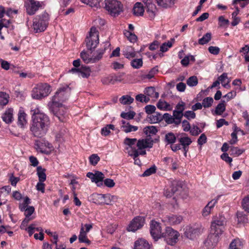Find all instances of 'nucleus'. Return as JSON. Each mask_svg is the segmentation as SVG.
<instances>
[{"instance_id":"1","label":"nucleus","mask_w":249,"mask_h":249,"mask_svg":"<svg viewBox=\"0 0 249 249\" xmlns=\"http://www.w3.org/2000/svg\"><path fill=\"white\" fill-rule=\"evenodd\" d=\"M32 115V124L30 130L35 137L41 138L47 132L50 124L49 118L40 112L38 108L31 110Z\"/></svg>"},{"instance_id":"2","label":"nucleus","mask_w":249,"mask_h":249,"mask_svg":"<svg viewBox=\"0 0 249 249\" xmlns=\"http://www.w3.org/2000/svg\"><path fill=\"white\" fill-rule=\"evenodd\" d=\"M50 20V16L44 12L36 16L33 20L32 28L36 33L44 32L47 28Z\"/></svg>"},{"instance_id":"3","label":"nucleus","mask_w":249,"mask_h":249,"mask_svg":"<svg viewBox=\"0 0 249 249\" xmlns=\"http://www.w3.org/2000/svg\"><path fill=\"white\" fill-rule=\"evenodd\" d=\"M49 110L58 120L62 122L66 121L68 115L67 109L62 104L49 103Z\"/></svg>"},{"instance_id":"4","label":"nucleus","mask_w":249,"mask_h":249,"mask_svg":"<svg viewBox=\"0 0 249 249\" xmlns=\"http://www.w3.org/2000/svg\"><path fill=\"white\" fill-rule=\"evenodd\" d=\"M71 92V88L67 85L60 88L49 103L61 104L68 99Z\"/></svg>"},{"instance_id":"5","label":"nucleus","mask_w":249,"mask_h":249,"mask_svg":"<svg viewBox=\"0 0 249 249\" xmlns=\"http://www.w3.org/2000/svg\"><path fill=\"white\" fill-rule=\"evenodd\" d=\"M51 92V87L47 83H40L32 91V97L35 99H41L47 96Z\"/></svg>"},{"instance_id":"6","label":"nucleus","mask_w":249,"mask_h":249,"mask_svg":"<svg viewBox=\"0 0 249 249\" xmlns=\"http://www.w3.org/2000/svg\"><path fill=\"white\" fill-rule=\"evenodd\" d=\"M225 217L223 216H219L212 222L211 232L219 237L225 230Z\"/></svg>"},{"instance_id":"7","label":"nucleus","mask_w":249,"mask_h":249,"mask_svg":"<svg viewBox=\"0 0 249 249\" xmlns=\"http://www.w3.org/2000/svg\"><path fill=\"white\" fill-rule=\"evenodd\" d=\"M105 8L111 15L115 17L123 11V5L117 0H105Z\"/></svg>"},{"instance_id":"8","label":"nucleus","mask_w":249,"mask_h":249,"mask_svg":"<svg viewBox=\"0 0 249 249\" xmlns=\"http://www.w3.org/2000/svg\"><path fill=\"white\" fill-rule=\"evenodd\" d=\"M180 235L179 233L170 227L166 228L165 231L163 232L162 237L166 243L171 246L175 245L178 241Z\"/></svg>"},{"instance_id":"9","label":"nucleus","mask_w":249,"mask_h":249,"mask_svg":"<svg viewBox=\"0 0 249 249\" xmlns=\"http://www.w3.org/2000/svg\"><path fill=\"white\" fill-rule=\"evenodd\" d=\"M85 42L88 50H91L97 46L99 43V33L95 27L91 28L89 36L86 38Z\"/></svg>"},{"instance_id":"10","label":"nucleus","mask_w":249,"mask_h":249,"mask_svg":"<svg viewBox=\"0 0 249 249\" xmlns=\"http://www.w3.org/2000/svg\"><path fill=\"white\" fill-rule=\"evenodd\" d=\"M35 146L37 152L46 155H49L53 148L52 144L45 139L36 140Z\"/></svg>"},{"instance_id":"11","label":"nucleus","mask_w":249,"mask_h":249,"mask_svg":"<svg viewBox=\"0 0 249 249\" xmlns=\"http://www.w3.org/2000/svg\"><path fill=\"white\" fill-rule=\"evenodd\" d=\"M43 2L36 0H27L24 2V7L29 15H34L39 8L42 7Z\"/></svg>"},{"instance_id":"12","label":"nucleus","mask_w":249,"mask_h":249,"mask_svg":"<svg viewBox=\"0 0 249 249\" xmlns=\"http://www.w3.org/2000/svg\"><path fill=\"white\" fill-rule=\"evenodd\" d=\"M183 186V182L179 180H173L170 186L164 190V195L168 197H172L174 194L179 191Z\"/></svg>"},{"instance_id":"13","label":"nucleus","mask_w":249,"mask_h":249,"mask_svg":"<svg viewBox=\"0 0 249 249\" xmlns=\"http://www.w3.org/2000/svg\"><path fill=\"white\" fill-rule=\"evenodd\" d=\"M145 223V218L143 216H138L134 217L130 222L127 228L128 231L134 232L142 228Z\"/></svg>"},{"instance_id":"14","label":"nucleus","mask_w":249,"mask_h":249,"mask_svg":"<svg viewBox=\"0 0 249 249\" xmlns=\"http://www.w3.org/2000/svg\"><path fill=\"white\" fill-rule=\"evenodd\" d=\"M150 234L155 241L162 237L163 232L161 231V228L160 223L152 220L150 224Z\"/></svg>"},{"instance_id":"15","label":"nucleus","mask_w":249,"mask_h":249,"mask_svg":"<svg viewBox=\"0 0 249 249\" xmlns=\"http://www.w3.org/2000/svg\"><path fill=\"white\" fill-rule=\"evenodd\" d=\"M108 197L107 195L94 193L90 195L89 198L90 200L94 203L102 205V204H109L106 198Z\"/></svg>"},{"instance_id":"16","label":"nucleus","mask_w":249,"mask_h":249,"mask_svg":"<svg viewBox=\"0 0 249 249\" xmlns=\"http://www.w3.org/2000/svg\"><path fill=\"white\" fill-rule=\"evenodd\" d=\"M201 232V229L198 227H188L186 229L184 235L187 238L192 240L200 234Z\"/></svg>"},{"instance_id":"17","label":"nucleus","mask_w":249,"mask_h":249,"mask_svg":"<svg viewBox=\"0 0 249 249\" xmlns=\"http://www.w3.org/2000/svg\"><path fill=\"white\" fill-rule=\"evenodd\" d=\"M219 237L210 232L204 244L208 249L213 248L218 242Z\"/></svg>"},{"instance_id":"18","label":"nucleus","mask_w":249,"mask_h":249,"mask_svg":"<svg viewBox=\"0 0 249 249\" xmlns=\"http://www.w3.org/2000/svg\"><path fill=\"white\" fill-rule=\"evenodd\" d=\"M142 1L145 4L146 12L148 14L149 17L151 18H154L157 9L155 5L152 2L153 0H143Z\"/></svg>"},{"instance_id":"19","label":"nucleus","mask_w":249,"mask_h":249,"mask_svg":"<svg viewBox=\"0 0 249 249\" xmlns=\"http://www.w3.org/2000/svg\"><path fill=\"white\" fill-rule=\"evenodd\" d=\"M71 71L79 73L83 78H88L90 75L91 70L88 66L81 65L79 68H72Z\"/></svg>"},{"instance_id":"20","label":"nucleus","mask_w":249,"mask_h":249,"mask_svg":"<svg viewBox=\"0 0 249 249\" xmlns=\"http://www.w3.org/2000/svg\"><path fill=\"white\" fill-rule=\"evenodd\" d=\"M153 143L154 141L150 139L139 140L137 142V146L138 149L142 150L146 148H152Z\"/></svg>"},{"instance_id":"21","label":"nucleus","mask_w":249,"mask_h":249,"mask_svg":"<svg viewBox=\"0 0 249 249\" xmlns=\"http://www.w3.org/2000/svg\"><path fill=\"white\" fill-rule=\"evenodd\" d=\"M220 196H217L216 198L212 200L205 207V208L203 209L202 212V215L204 216H206L210 214L211 210L213 208L214 206H215V204L217 202Z\"/></svg>"},{"instance_id":"22","label":"nucleus","mask_w":249,"mask_h":249,"mask_svg":"<svg viewBox=\"0 0 249 249\" xmlns=\"http://www.w3.org/2000/svg\"><path fill=\"white\" fill-rule=\"evenodd\" d=\"M164 221H166L169 224L175 225L179 224L182 220V217L180 215L169 214L164 218Z\"/></svg>"},{"instance_id":"23","label":"nucleus","mask_w":249,"mask_h":249,"mask_svg":"<svg viewBox=\"0 0 249 249\" xmlns=\"http://www.w3.org/2000/svg\"><path fill=\"white\" fill-rule=\"evenodd\" d=\"M179 136L178 140L181 146H189L192 142L191 138L185 133H182Z\"/></svg>"},{"instance_id":"24","label":"nucleus","mask_w":249,"mask_h":249,"mask_svg":"<svg viewBox=\"0 0 249 249\" xmlns=\"http://www.w3.org/2000/svg\"><path fill=\"white\" fill-rule=\"evenodd\" d=\"M134 249H150V247L146 240L140 239L135 241Z\"/></svg>"},{"instance_id":"25","label":"nucleus","mask_w":249,"mask_h":249,"mask_svg":"<svg viewBox=\"0 0 249 249\" xmlns=\"http://www.w3.org/2000/svg\"><path fill=\"white\" fill-rule=\"evenodd\" d=\"M13 109L12 108H9L6 110L1 117L3 121L6 124L11 123L13 121Z\"/></svg>"},{"instance_id":"26","label":"nucleus","mask_w":249,"mask_h":249,"mask_svg":"<svg viewBox=\"0 0 249 249\" xmlns=\"http://www.w3.org/2000/svg\"><path fill=\"white\" fill-rule=\"evenodd\" d=\"M147 120L150 124H155L162 121V114L159 112H154L147 117Z\"/></svg>"},{"instance_id":"27","label":"nucleus","mask_w":249,"mask_h":249,"mask_svg":"<svg viewBox=\"0 0 249 249\" xmlns=\"http://www.w3.org/2000/svg\"><path fill=\"white\" fill-rule=\"evenodd\" d=\"M133 14L137 16L143 15L144 11V7L141 2H136L133 9Z\"/></svg>"},{"instance_id":"28","label":"nucleus","mask_w":249,"mask_h":249,"mask_svg":"<svg viewBox=\"0 0 249 249\" xmlns=\"http://www.w3.org/2000/svg\"><path fill=\"white\" fill-rule=\"evenodd\" d=\"M104 178L105 175L103 173L100 171H96L95 172L93 182L96 183L97 186L100 187L103 185L102 182Z\"/></svg>"},{"instance_id":"29","label":"nucleus","mask_w":249,"mask_h":249,"mask_svg":"<svg viewBox=\"0 0 249 249\" xmlns=\"http://www.w3.org/2000/svg\"><path fill=\"white\" fill-rule=\"evenodd\" d=\"M123 54L128 59L134 58L136 56V53L133 48L131 46H126L123 51Z\"/></svg>"},{"instance_id":"30","label":"nucleus","mask_w":249,"mask_h":249,"mask_svg":"<svg viewBox=\"0 0 249 249\" xmlns=\"http://www.w3.org/2000/svg\"><path fill=\"white\" fill-rule=\"evenodd\" d=\"M105 50L106 48L98 50L96 51V53H94L91 56V63H96L101 59L104 53H105Z\"/></svg>"},{"instance_id":"31","label":"nucleus","mask_w":249,"mask_h":249,"mask_svg":"<svg viewBox=\"0 0 249 249\" xmlns=\"http://www.w3.org/2000/svg\"><path fill=\"white\" fill-rule=\"evenodd\" d=\"M111 130H115V125L112 124H106L101 130V134L105 137L109 135L111 133Z\"/></svg>"},{"instance_id":"32","label":"nucleus","mask_w":249,"mask_h":249,"mask_svg":"<svg viewBox=\"0 0 249 249\" xmlns=\"http://www.w3.org/2000/svg\"><path fill=\"white\" fill-rule=\"evenodd\" d=\"M144 94L148 97H154L158 98L159 97V93L156 92L155 89L153 87H147L144 90Z\"/></svg>"},{"instance_id":"33","label":"nucleus","mask_w":249,"mask_h":249,"mask_svg":"<svg viewBox=\"0 0 249 249\" xmlns=\"http://www.w3.org/2000/svg\"><path fill=\"white\" fill-rule=\"evenodd\" d=\"M226 102L221 100L215 107V114L217 115H221L226 110Z\"/></svg>"},{"instance_id":"34","label":"nucleus","mask_w":249,"mask_h":249,"mask_svg":"<svg viewBox=\"0 0 249 249\" xmlns=\"http://www.w3.org/2000/svg\"><path fill=\"white\" fill-rule=\"evenodd\" d=\"M244 149H240L238 147L231 146L229 154L231 156L236 157H238L245 152Z\"/></svg>"},{"instance_id":"35","label":"nucleus","mask_w":249,"mask_h":249,"mask_svg":"<svg viewBox=\"0 0 249 249\" xmlns=\"http://www.w3.org/2000/svg\"><path fill=\"white\" fill-rule=\"evenodd\" d=\"M37 175L38 177L39 182H44L46 179V175L45 174L46 169L43 168L41 166H37L36 168Z\"/></svg>"},{"instance_id":"36","label":"nucleus","mask_w":249,"mask_h":249,"mask_svg":"<svg viewBox=\"0 0 249 249\" xmlns=\"http://www.w3.org/2000/svg\"><path fill=\"white\" fill-rule=\"evenodd\" d=\"M26 114L24 112L19 111L18 114V124L20 127H23L26 124Z\"/></svg>"},{"instance_id":"37","label":"nucleus","mask_w":249,"mask_h":249,"mask_svg":"<svg viewBox=\"0 0 249 249\" xmlns=\"http://www.w3.org/2000/svg\"><path fill=\"white\" fill-rule=\"evenodd\" d=\"M158 67H155L152 68L147 74H142L141 75V78L142 80L148 79H151L154 77V75L158 72Z\"/></svg>"},{"instance_id":"38","label":"nucleus","mask_w":249,"mask_h":249,"mask_svg":"<svg viewBox=\"0 0 249 249\" xmlns=\"http://www.w3.org/2000/svg\"><path fill=\"white\" fill-rule=\"evenodd\" d=\"M157 3L164 8L171 7L175 4V0H156Z\"/></svg>"},{"instance_id":"39","label":"nucleus","mask_w":249,"mask_h":249,"mask_svg":"<svg viewBox=\"0 0 249 249\" xmlns=\"http://www.w3.org/2000/svg\"><path fill=\"white\" fill-rule=\"evenodd\" d=\"M242 247V242L239 239H235L230 243L229 249H241Z\"/></svg>"},{"instance_id":"40","label":"nucleus","mask_w":249,"mask_h":249,"mask_svg":"<svg viewBox=\"0 0 249 249\" xmlns=\"http://www.w3.org/2000/svg\"><path fill=\"white\" fill-rule=\"evenodd\" d=\"M173 118H175V124L178 125L181 122V119L183 116V113L178 111L177 110L173 111Z\"/></svg>"},{"instance_id":"41","label":"nucleus","mask_w":249,"mask_h":249,"mask_svg":"<svg viewBox=\"0 0 249 249\" xmlns=\"http://www.w3.org/2000/svg\"><path fill=\"white\" fill-rule=\"evenodd\" d=\"M177 140V137L172 132H169L165 135V141L168 144H174Z\"/></svg>"},{"instance_id":"42","label":"nucleus","mask_w":249,"mask_h":249,"mask_svg":"<svg viewBox=\"0 0 249 249\" xmlns=\"http://www.w3.org/2000/svg\"><path fill=\"white\" fill-rule=\"evenodd\" d=\"M143 130L145 134L149 136L155 135L158 132L157 127L153 125L144 127Z\"/></svg>"},{"instance_id":"43","label":"nucleus","mask_w":249,"mask_h":249,"mask_svg":"<svg viewBox=\"0 0 249 249\" xmlns=\"http://www.w3.org/2000/svg\"><path fill=\"white\" fill-rule=\"evenodd\" d=\"M131 66L134 69H139L142 66L143 61L142 58H135L131 61Z\"/></svg>"},{"instance_id":"44","label":"nucleus","mask_w":249,"mask_h":249,"mask_svg":"<svg viewBox=\"0 0 249 249\" xmlns=\"http://www.w3.org/2000/svg\"><path fill=\"white\" fill-rule=\"evenodd\" d=\"M133 101L134 99L128 95H124L120 99V102L123 105H129L133 103Z\"/></svg>"},{"instance_id":"45","label":"nucleus","mask_w":249,"mask_h":249,"mask_svg":"<svg viewBox=\"0 0 249 249\" xmlns=\"http://www.w3.org/2000/svg\"><path fill=\"white\" fill-rule=\"evenodd\" d=\"M121 127L125 133L136 131L138 129L137 126L130 125L129 123H127L126 125H123Z\"/></svg>"},{"instance_id":"46","label":"nucleus","mask_w":249,"mask_h":249,"mask_svg":"<svg viewBox=\"0 0 249 249\" xmlns=\"http://www.w3.org/2000/svg\"><path fill=\"white\" fill-rule=\"evenodd\" d=\"M212 37V35L210 33H207L203 36L198 39V43L200 45H204L209 42Z\"/></svg>"},{"instance_id":"47","label":"nucleus","mask_w":249,"mask_h":249,"mask_svg":"<svg viewBox=\"0 0 249 249\" xmlns=\"http://www.w3.org/2000/svg\"><path fill=\"white\" fill-rule=\"evenodd\" d=\"M101 0H81L82 3L89 5L91 7H98Z\"/></svg>"},{"instance_id":"48","label":"nucleus","mask_w":249,"mask_h":249,"mask_svg":"<svg viewBox=\"0 0 249 249\" xmlns=\"http://www.w3.org/2000/svg\"><path fill=\"white\" fill-rule=\"evenodd\" d=\"M162 120H164L168 124H175V118H173L172 116L167 113H164L163 115H162Z\"/></svg>"},{"instance_id":"49","label":"nucleus","mask_w":249,"mask_h":249,"mask_svg":"<svg viewBox=\"0 0 249 249\" xmlns=\"http://www.w3.org/2000/svg\"><path fill=\"white\" fill-rule=\"evenodd\" d=\"M213 100L212 97H208L205 98L202 102V106L205 108H209L212 106Z\"/></svg>"},{"instance_id":"50","label":"nucleus","mask_w":249,"mask_h":249,"mask_svg":"<svg viewBox=\"0 0 249 249\" xmlns=\"http://www.w3.org/2000/svg\"><path fill=\"white\" fill-rule=\"evenodd\" d=\"M157 106L160 110H166L168 109V107L170 106L167 102L160 100L157 104Z\"/></svg>"},{"instance_id":"51","label":"nucleus","mask_w":249,"mask_h":249,"mask_svg":"<svg viewBox=\"0 0 249 249\" xmlns=\"http://www.w3.org/2000/svg\"><path fill=\"white\" fill-rule=\"evenodd\" d=\"M157 167L154 165L150 168L147 169L142 175V177H148L156 172Z\"/></svg>"},{"instance_id":"52","label":"nucleus","mask_w":249,"mask_h":249,"mask_svg":"<svg viewBox=\"0 0 249 249\" xmlns=\"http://www.w3.org/2000/svg\"><path fill=\"white\" fill-rule=\"evenodd\" d=\"M80 56L85 63L88 64L91 63V56L85 51H82L80 53Z\"/></svg>"},{"instance_id":"53","label":"nucleus","mask_w":249,"mask_h":249,"mask_svg":"<svg viewBox=\"0 0 249 249\" xmlns=\"http://www.w3.org/2000/svg\"><path fill=\"white\" fill-rule=\"evenodd\" d=\"M88 238L87 235V232H85L84 227H83V225L82 224L81 227L80 228V233L78 236V240L80 243H81L82 241H84V240Z\"/></svg>"},{"instance_id":"54","label":"nucleus","mask_w":249,"mask_h":249,"mask_svg":"<svg viewBox=\"0 0 249 249\" xmlns=\"http://www.w3.org/2000/svg\"><path fill=\"white\" fill-rule=\"evenodd\" d=\"M202 132L197 125H192L190 130V133L192 136H197Z\"/></svg>"},{"instance_id":"55","label":"nucleus","mask_w":249,"mask_h":249,"mask_svg":"<svg viewBox=\"0 0 249 249\" xmlns=\"http://www.w3.org/2000/svg\"><path fill=\"white\" fill-rule=\"evenodd\" d=\"M136 113L134 111H130L128 112H123L121 114V117L124 119L127 120H131L133 119Z\"/></svg>"},{"instance_id":"56","label":"nucleus","mask_w":249,"mask_h":249,"mask_svg":"<svg viewBox=\"0 0 249 249\" xmlns=\"http://www.w3.org/2000/svg\"><path fill=\"white\" fill-rule=\"evenodd\" d=\"M197 78L195 76H191L188 79L187 81V85L191 87L195 86L197 84Z\"/></svg>"},{"instance_id":"57","label":"nucleus","mask_w":249,"mask_h":249,"mask_svg":"<svg viewBox=\"0 0 249 249\" xmlns=\"http://www.w3.org/2000/svg\"><path fill=\"white\" fill-rule=\"evenodd\" d=\"M172 43L170 41L164 42L160 46V51L162 53L166 52L169 48L172 47Z\"/></svg>"},{"instance_id":"58","label":"nucleus","mask_w":249,"mask_h":249,"mask_svg":"<svg viewBox=\"0 0 249 249\" xmlns=\"http://www.w3.org/2000/svg\"><path fill=\"white\" fill-rule=\"evenodd\" d=\"M100 158L97 154H92L89 157V160L90 164L92 165H95L100 160Z\"/></svg>"},{"instance_id":"59","label":"nucleus","mask_w":249,"mask_h":249,"mask_svg":"<svg viewBox=\"0 0 249 249\" xmlns=\"http://www.w3.org/2000/svg\"><path fill=\"white\" fill-rule=\"evenodd\" d=\"M242 206L243 209L248 213H249V197H245L242 202Z\"/></svg>"},{"instance_id":"60","label":"nucleus","mask_w":249,"mask_h":249,"mask_svg":"<svg viewBox=\"0 0 249 249\" xmlns=\"http://www.w3.org/2000/svg\"><path fill=\"white\" fill-rule=\"evenodd\" d=\"M194 111L192 110H188L186 111L183 113V116L186 117L188 120L193 119L196 118V113L194 112Z\"/></svg>"},{"instance_id":"61","label":"nucleus","mask_w":249,"mask_h":249,"mask_svg":"<svg viewBox=\"0 0 249 249\" xmlns=\"http://www.w3.org/2000/svg\"><path fill=\"white\" fill-rule=\"evenodd\" d=\"M101 81L104 85H108L109 84H114L112 76H109L103 78Z\"/></svg>"},{"instance_id":"62","label":"nucleus","mask_w":249,"mask_h":249,"mask_svg":"<svg viewBox=\"0 0 249 249\" xmlns=\"http://www.w3.org/2000/svg\"><path fill=\"white\" fill-rule=\"evenodd\" d=\"M137 141V139L135 138L131 139L129 138H126L124 140V143L131 147L132 145L135 144Z\"/></svg>"},{"instance_id":"63","label":"nucleus","mask_w":249,"mask_h":249,"mask_svg":"<svg viewBox=\"0 0 249 249\" xmlns=\"http://www.w3.org/2000/svg\"><path fill=\"white\" fill-rule=\"evenodd\" d=\"M221 159L225 161L227 163H229L231 166V163L232 161V159L229 156V155L227 153H223L220 156Z\"/></svg>"},{"instance_id":"64","label":"nucleus","mask_w":249,"mask_h":249,"mask_svg":"<svg viewBox=\"0 0 249 249\" xmlns=\"http://www.w3.org/2000/svg\"><path fill=\"white\" fill-rule=\"evenodd\" d=\"M34 212L35 208L33 206H28L24 211V215L26 217H30Z\"/></svg>"}]
</instances>
